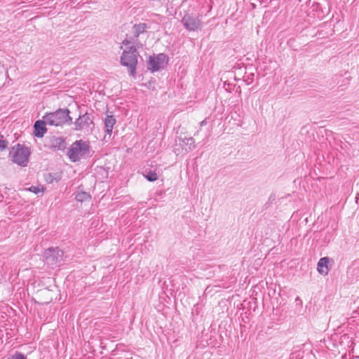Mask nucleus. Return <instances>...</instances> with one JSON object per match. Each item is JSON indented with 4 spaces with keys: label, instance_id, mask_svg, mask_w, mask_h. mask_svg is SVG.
I'll list each match as a JSON object with an SVG mask.
<instances>
[{
    "label": "nucleus",
    "instance_id": "nucleus-11",
    "mask_svg": "<svg viewBox=\"0 0 359 359\" xmlns=\"http://www.w3.org/2000/svg\"><path fill=\"white\" fill-rule=\"evenodd\" d=\"M178 141H179V145L186 152H189V151L193 150L196 147L195 140L193 137H188V138L179 137Z\"/></svg>",
    "mask_w": 359,
    "mask_h": 359
},
{
    "label": "nucleus",
    "instance_id": "nucleus-3",
    "mask_svg": "<svg viewBox=\"0 0 359 359\" xmlns=\"http://www.w3.org/2000/svg\"><path fill=\"white\" fill-rule=\"evenodd\" d=\"M138 55L136 46L133 45L123 50L121 57V65L128 68L130 76L133 77L136 75Z\"/></svg>",
    "mask_w": 359,
    "mask_h": 359
},
{
    "label": "nucleus",
    "instance_id": "nucleus-1",
    "mask_svg": "<svg viewBox=\"0 0 359 359\" xmlns=\"http://www.w3.org/2000/svg\"><path fill=\"white\" fill-rule=\"evenodd\" d=\"M67 156L72 162H76L81 158L90 156V146L83 140L75 141L68 149Z\"/></svg>",
    "mask_w": 359,
    "mask_h": 359
},
{
    "label": "nucleus",
    "instance_id": "nucleus-18",
    "mask_svg": "<svg viewBox=\"0 0 359 359\" xmlns=\"http://www.w3.org/2000/svg\"><path fill=\"white\" fill-rule=\"evenodd\" d=\"M8 359H27V358L24 354L16 352L14 355H11Z\"/></svg>",
    "mask_w": 359,
    "mask_h": 359
},
{
    "label": "nucleus",
    "instance_id": "nucleus-17",
    "mask_svg": "<svg viewBox=\"0 0 359 359\" xmlns=\"http://www.w3.org/2000/svg\"><path fill=\"white\" fill-rule=\"evenodd\" d=\"M8 146V142L4 140V135L0 133V150H4Z\"/></svg>",
    "mask_w": 359,
    "mask_h": 359
},
{
    "label": "nucleus",
    "instance_id": "nucleus-12",
    "mask_svg": "<svg viewBox=\"0 0 359 359\" xmlns=\"http://www.w3.org/2000/svg\"><path fill=\"white\" fill-rule=\"evenodd\" d=\"M104 131L106 134L109 135V137H111L114 126L116 122V118L113 115H107L104 120Z\"/></svg>",
    "mask_w": 359,
    "mask_h": 359
},
{
    "label": "nucleus",
    "instance_id": "nucleus-9",
    "mask_svg": "<svg viewBox=\"0 0 359 359\" xmlns=\"http://www.w3.org/2000/svg\"><path fill=\"white\" fill-rule=\"evenodd\" d=\"M181 22L185 29L190 32H195L202 28V22L198 17L185 15Z\"/></svg>",
    "mask_w": 359,
    "mask_h": 359
},
{
    "label": "nucleus",
    "instance_id": "nucleus-4",
    "mask_svg": "<svg viewBox=\"0 0 359 359\" xmlns=\"http://www.w3.org/2000/svg\"><path fill=\"white\" fill-rule=\"evenodd\" d=\"M29 156V149L20 144L13 147L10 151V156L13 162L22 167L27 165Z\"/></svg>",
    "mask_w": 359,
    "mask_h": 359
},
{
    "label": "nucleus",
    "instance_id": "nucleus-2",
    "mask_svg": "<svg viewBox=\"0 0 359 359\" xmlns=\"http://www.w3.org/2000/svg\"><path fill=\"white\" fill-rule=\"evenodd\" d=\"M69 110L67 108L59 109L54 112L46 113L43 118L48 125L61 126L65 124H72V118L69 116Z\"/></svg>",
    "mask_w": 359,
    "mask_h": 359
},
{
    "label": "nucleus",
    "instance_id": "nucleus-7",
    "mask_svg": "<svg viewBox=\"0 0 359 359\" xmlns=\"http://www.w3.org/2000/svg\"><path fill=\"white\" fill-rule=\"evenodd\" d=\"M168 56L164 53H160L156 57H150L148 62V69L151 72H157L160 68H163L168 63Z\"/></svg>",
    "mask_w": 359,
    "mask_h": 359
},
{
    "label": "nucleus",
    "instance_id": "nucleus-6",
    "mask_svg": "<svg viewBox=\"0 0 359 359\" xmlns=\"http://www.w3.org/2000/svg\"><path fill=\"white\" fill-rule=\"evenodd\" d=\"M150 27L144 22H140L139 24H135L132 27L131 33L132 35L129 37L126 38V39L123 41V44L125 46L128 45H136L138 46L140 43L138 41V36L144 33L147 29H149Z\"/></svg>",
    "mask_w": 359,
    "mask_h": 359
},
{
    "label": "nucleus",
    "instance_id": "nucleus-21",
    "mask_svg": "<svg viewBox=\"0 0 359 359\" xmlns=\"http://www.w3.org/2000/svg\"><path fill=\"white\" fill-rule=\"evenodd\" d=\"M177 151H178V149L175 148V153H176V154H177V155H178V154H179V153L177 152Z\"/></svg>",
    "mask_w": 359,
    "mask_h": 359
},
{
    "label": "nucleus",
    "instance_id": "nucleus-10",
    "mask_svg": "<svg viewBox=\"0 0 359 359\" xmlns=\"http://www.w3.org/2000/svg\"><path fill=\"white\" fill-rule=\"evenodd\" d=\"M47 124L46 120H38L34 123V135L36 137H42L47 131L46 125Z\"/></svg>",
    "mask_w": 359,
    "mask_h": 359
},
{
    "label": "nucleus",
    "instance_id": "nucleus-14",
    "mask_svg": "<svg viewBox=\"0 0 359 359\" xmlns=\"http://www.w3.org/2000/svg\"><path fill=\"white\" fill-rule=\"evenodd\" d=\"M52 147L55 150H63L66 147V142L62 137H56L53 142Z\"/></svg>",
    "mask_w": 359,
    "mask_h": 359
},
{
    "label": "nucleus",
    "instance_id": "nucleus-19",
    "mask_svg": "<svg viewBox=\"0 0 359 359\" xmlns=\"http://www.w3.org/2000/svg\"><path fill=\"white\" fill-rule=\"evenodd\" d=\"M29 190L34 194H38L42 191L43 189H41L39 186H32L29 188Z\"/></svg>",
    "mask_w": 359,
    "mask_h": 359
},
{
    "label": "nucleus",
    "instance_id": "nucleus-16",
    "mask_svg": "<svg viewBox=\"0 0 359 359\" xmlns=\"http://www.w3.org/2000/svg\"><path fill=\"white\" fill-rule=\"evenodd\" d=\"M145 177L149 182H154L158 179L156 173L154 171L148 172V173L145 175Z\"/></svg>",
    "mask_w": 359,
    "mask_h": 359
},
{
    "label": "nucleus",
    "instance_id": "nucleus-8",
    "mask_svg": "<svg viewBox=\"0 0 359 359\" xmlns=\"http://www.w3.org/2000/svg\"><path fill=\"white\" fill-rule=\"evenodd\" d=\"M75 130H88L91 126H93V118L90 114L85 113L80 115L74 122Z\"/></svg>",
    "mask_w": 359,
    "mask_h": 359
},
{
    "label": "nucleus",
    "instance_id": "nucleus-13",
    "mask_svg": "<svg viewBox=\"0 0 359 359\" xmlns=\"http://www.w3.org/2000/svg\"><path fill=\"white\" fill-rule=\"evenodd\" d=\"M330 262V258L327 257H325L320 258L318 262L317 269L319 273L322 275H327L328 273V264Z\"/></svg>",
    "mask_w": 359,
    "mask_h": 359
},
{
    "label": "nucleus",
    "instance_id": "nucleus-20",
    "mask_svg": "<svg viewBox=\"0 0 359 359\" xmlns=\"http://www.w3.org/2000/svg\"><path fill=\"white\" fill-rule=\"evenodd\" d=\"M207 124V119L205 118L204 120H203L201 123H200V126H205Z\"/></svg>",
    "mask_w": 359,
    "mask_h": 359
},
{
    "label": "nucleus",
    "instance_id": "nucleus-15",
    "mask_svg": "<svg viewBox=\"0 0 359 359\" xmlns=\"http://www.w3.org/2000/svg\"><path fill=\"white\" fill-rule=\"evenodd\" d=\"M75 198L77 201L83 202V201H89L91 198V196L87 192L79 191V192L76 193V194L75 196Z\"/></svg>",
    "mask_w": 359,
    "mask_h": 359
},
{
    "label": "nucleus",
    "instance_id": "nucleus-5",
    "mask_svg": "<svg viewBox=\"0 0 359 359\" xmlns=\"http://www.w3.org/2000/svg\"><path fill=\"white\" fill-rule=\"evenodd\" d=\"M46 263L52 269H54L63 262L64 252L58 247L49 248L44 252Z\"/></svg>",
    "mask_w": 359,
    "mask_h": 359
}]
</instances>
